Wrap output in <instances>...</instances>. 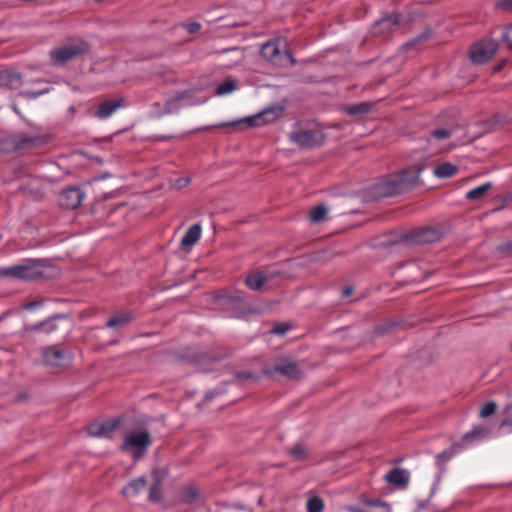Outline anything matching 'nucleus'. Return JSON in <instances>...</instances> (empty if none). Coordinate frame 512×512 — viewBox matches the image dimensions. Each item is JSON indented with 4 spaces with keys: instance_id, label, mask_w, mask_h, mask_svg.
Segmentation results:
<instances>
[{
    "instance_id": "46",
    "label": "nucleus",
    "mask_w": 512,
    "mask_h": 512,
    "mask_svg": "<svg viewBox=\"0 0 512 512\" xmlns=\"http://www.w3.org/2000/svg\"><path fill=\"white\" fill-rule=\"evenodd\" d=\"M347 510L348 512H365L362 509L356 507H349Z\"/></svg>"
},
{
    "instance_id": "39",
    "label": "nucleus",
    "mask_w": 512,
    "mask_h": 512,
    "mask_svg": "<svg viewBox=\"0 0 512 512\" xmlns=\"http://www.w3.org/2000/svg\"><path fill=\"white\" fill-rule=\"evenodd\" d=\"M288 326L286 325H277L272 329V333L276 335H283L287 332Z\"/></svg>"
},
{
    "instance_id": "43",
    "label": "nucleus",
    "mask_w": 512,
    "mask_h": 512,
    "mask_svg": "<svg viewBox=\"0 0 512 512\" xmlns=\"http://www.w3.org/2000/svg\"><path fill=\"white\" fill-rule=\"evenodd\" d=\"M188 182H189V179H187V178H182V179H179V180L177 181V185H178L179 187H183V186H185Z\"/></svg>"
},
{
    "instance_id": "25",
    "label": "nucleus",
    "mask_w": 512,
    "mask_h": 512,
    "mask_svg": "<svg viewBox=\"0 0 512 512\" xmlns=\"http://www.w3.org/2000/svg\"><path fill=\"white\" fill-rule=\"evenodd\" d=\"M453 134V129L440 128L431 132L428 142L440 141L449 138Z\"/></svg>"
},
{
    "instance_id": "3",
    "label": "nucleus",
    "mask_w": 512,
    "mask_h": 512,
    "mask_svg": "<svg viewBox=\"0 0 512 512\" xmlns=\"http://www.w3.org/2000/svg\"><path fill=\"white\" fill-rule=\"evenodd\" d=\"M150 444L151 438L148 431H132L125 434L121 448L123 451L129 452L135 460H138Z\"/></svg>"
},
{
    "instance_id": "5",
    "label": "nucleus",
    "mask_w": 512,
    "mask_h": 512,
    "mask_svg": "<svg viewBox=\"0 0 512 512\" xmlns=\"http://www.w3.org/2000/svg\"><path fill=\"white\" fill-rule=\"evenodd\" d=\"M280 43V39L264 43L261 48L262 56L275 65H284V59L293 64L294 59L292 58V55L287 50L282 52Z\"/></svg>"
},
{
    "instance_id": "31",
    "label": "nucleus",
    "mask_w": 512,
    "mask_h": 512,
    "mask_svg": "<svg viewBox=\"0 0 512 512\" xmlns=\"http://www.w3.org/2000/svg\"><path fill=\"white\" fill-rule=\"evenodd\" d=\"M197 490L193 487H188L183 490L181 499L183 502L190 503L197 497Z\"/></svg>"
},
{
    "instance_id": "7",
    "label": "nucleus",
    "mask_w": 512,
    "mask_h": 512,
    "mask_svg": "<svg viewBox=\"0 0 512 512\" xmlns=\"http://www.w3.org/2000/svg\"><path fill=\"white\" fill-rule=\"evenodd\" d=\"M84 198V193L80 188L71 187L64 189L58 198L59 205L64 209H76Z\"/></svg>"
},
{
    "instance_id": "30",
    "label": "nucleus",
    "mask_w": 512,
    "mask_h": 512,
    "mask_svg": "<svg viewBox=\"0 0 512 512\" xmlns=\"http://www.w3.org/2000/svg\"><path fill=\"white\" fill-rule=\"evenodd\" d=\"M50 91L49 87H45L40 90L30 91V90H23L20 94L28 99H36L37 97L44 95Z\"/></svg>"
},
{
    "instance_id": "27",
    "label": "nucleus",
    "mask_w": 512,
    "mask_h": 512,
    "mask_svg": "<svg viewBox=\"0 0 512 512\" xmlns=\"http://www.w3.org/2000/svg\"><path fill=\"white\" fill-rule=\"evenodd\" d=\"M130 319V316L129 314L127 313H121L119 315H115L113 317H111L106 325L107 327H110V328H117L125 323H127Z\"/></svg>"
},
{
    "instance_id": "29",
    "label": "nucleus",
    "mask_w": 512,
    "mask_h": 512,
    "mask_svg": "<svg viewBox=\"0 0 512 512\" xmlns=\"http://www.w3.org/2000/svg\"><path fill=\"white\" fill-rule=\"evenodd\" d=\"M365 506L368 507H377V508H384L387 510V512H391V506L389 503L379 500V499H366L363 501Z\"/></svg>"
},
{
    "instance_id": "35",
    "label": "nucleus",
    "mask_w": 512,
    "mask_h": 512,
    "mask_svg": "<svg viewBox=\"0 0 512 512\" xmlns=\"http://www.w3.org/2000/svg\"><path fill=\"white\" fill-rule=\"evenodd\" d=\"M501 426H512V403L507 405L505 408V418L502 421Z\"/></svg>"
},
{
    "instance_id": "38",
    "label": "nucleus",
    "mask_w": 512,
    "mask_h": 512,
    "mask_svg": "<svg viewBox=\"0 0 512 512\" xmlns=\"http://www.w3.org/2000/svg\"><path fill=\"white\" fill-rule=\"evenodd\" d=\"M160 493V489L157 485H154L150 488V494H149V498L150 500L152 501H158V494Z\"/></svg>"
},
{
    "instance_id": "9",
    "label": "nucleus",
    "mask_w": 512,
    "mask_h": 512,
    "mask_svg": "<svg viewBox=\"0 0 512 512\" xmlns=\"http://www.w3.org/2000/svg\"><path fill=\"white\" fill-rule=\"evenodd\" d=\"M44 362L50 366H62L67 363L68 356L60 348L50 346L43 350Z\"/></svg>"
},
{
    "instance_id": "21",
    "label": "nucleus",
    "mask_w": 512,
    "mask_h": 512,
    "mask_svg": "<svg viewBox=\"0 0 512 512\" xmlns=\"http://www.w3.org/2000/svg\"><path fill=\"white\" fill-rule=\"evenodd\" d=\"M489 431L484 427H475L472 431L465 433L462 441L465 444L471 443L474 440L485 439L488 437Z\"/></svg>"
},
{
    "instance_id": "24",
    "label": "nucleus",
    "mask_w": 512,
    "mask_h": 512,
    "mask_svg": "<svg viewBox=\"0 0 512 512\" xmlns=\"http://www.w3.org/2000/svg\"><path fill=\"white\" fill-rule=\"evenodd\" d=\"M457 172V167L451 163H443L435 168L434 174L438 178H447L453 176Z\"/></svg>"
},
{
    "instance_id": "6",
    "label": "nucleus",
    "mask_w": 512,
    "mask_h": 512,
    "mask_svg": "<svg viewBox=\"0 0 512 512\" xmlns=\"http://www.w3.org/2000/svg\"><path fill=\"white\" fill-rule=\"evenodd\" d=\"M498 44L494 40L476 43L470 51V58L476 64L489 61L497 51Z\"/></svg>"
},
{
    "instance_id": "36",
    "label": "nucleus",
    "mask_w": 512,
    "mask_h": 512,
    "mask_svg": "<svg viewBox=\"0 0 512 512\" xmlns=\"http://www.w3.org/2000/svg\"><path fill=\"white\" fill-rule=\"evenodd\" d=\"M190 34L197 33L201 29V25L198 22H191L182 25Z\"/></svg>"
},
{
    "instance_id": "12",
    "label": "nucleus",
    "mask_w": 512,
    "mask_h": 512,
    "mask_svg": "<svg viewBox=\"0 0 512 512\" xmlns=\"http://www.w3.org/2000/svg\"><path fill=\"white\" fill-rule=\"evenodd\" d=\"M400 16L398 14L390 15L378 21L373 27V33L394 32L400 25Z\"/></svg>"
},
{
    "instance_id": "11",
    "label": "nucleus",
    "mask_w": 512,
    "mask_h": 512,
    "mask_svg": "<svg viewBox=\"0 0 512 512\" xmlns=\"http://www.w3.org/2000/svg\"><path fill=\"white\" fill-rule=\"evenodd\" d=\"M119 425V421H106L100 424H92L88 428V433L92 437L111 438V433Z\"/></svg>"
},
{
    "instance_id": "19",
    "label": "nucleus",
    "mask_w": 512,
    "mask_h": 512,
    "mask_svg": "<svg viewBox=\"0 0 512 512\" xmlns=\"http://www.w3.org/2000/svg\"><path fill=\"white\" fill-rule=\"evenodd\" d=\"M267 281L266 276L262 272H255L249 274L245 279V284L251 290L260 289L263 284Z\"/></svg>"
},
{
    "instance_id": "40",
    "label": "nucleus",
    "mask_w": 512,
    "mask_h": 512,
    "mask_svg": "<svg viewBox=\"0 0 512 512\" xmlns=\"http://www.w3.org/2000/svg\"><path fill=\"white\" fill-rule=\"evenodd\" d=\"M499 250L504 253L512 254V241L500 245Z\"/></svg>"
},
{
    "instance_id": "14",
    "label": "nucleus",
    "mask_w": 512,
    "mask_h": 512,
    "mask_svg": "<svg viewBox=\"0 0 512 512\" xmlns=\"http://www.w3.org/2000/svg\"><path fill=\"white\" fill-rule=\"evenodd\" d=\"M384 479L390 484L401 487L409 482V473L406 470L394 468L385 474Z\"/></svg>"
},
{
    "instance_id": "41",
    "label": "nucleus",
    "mask_w": 512,
    "mask_h": 512,
    "mask_svg": "<svg viewBox=\"0 0 512 512\" xmlns=\"http://www.w3.org/2000/svg\"><path fill=\"white\" fill-rule=\"evenodd\" d=\"M452 453L450 451H443L442 453L438 454L437 459L440 461L443 459L444 461H447L451 458Z\"/></svg>"
},
{
    "instance_id": "8",
    "label": "nucleus",
    "mask_w": 512,
    "mask_h": 512,
    "mask_svg": "<svg viewBox=\"0 0 512 512\" xmlns=\"http://www.w3.org/2000/svg\"><path fill=\"white\" fill-rule=\"evenodd\" d=\"M321 135L317 131H295L290 135L291 141L303 148H313L321 143Z\"/></svg>"
},
{
    "instance_id": "15",
    "label": "nucleus",
    "mask_w": 512,
    "mask_h": 512,
    "mask_svg": "<svg viewBox=\"0 0 512 512\" xmlns=\"http://www.w3.org/2000/svg\"><path fill=\"white\" fill-rule=\"evenodd\" d=\"M123 100L105 101L101 103L95 112L98 119H106L110 117L118 108L122 106Z\"/></svg>"
},
{
    "instance_id": "1",
    "label": "nucleus",
    "mask_w": 512,
    "mask_h": 512,
    "mask_svg": "<svg viewBox=\"0 0 512 512\" xmlns=\"http://www.w3.org/2000/svg\"><path fill=\"white\" fill-rule=\"evenodd\" d=\"M46 265L40 259H23L17 264L0 269V275L18 280L32 281L46 277Z\"/></svg>"
},
{
    "instance_id": "23",
    "label": "nucleus",
    "mask_w": 512,
    "mask_h": 512,
    "mask_svg": "<svg viewBox=\"0 0 512 512\" xmlns=\"http://www.w3.org/2000/svg\"><path fill=\"white\" fill-rule=\"evenodd\" d=\"M492 187L490 182H486L476 188L469 190L466 193V198L468 200H479L483 198V196L487 193V191Z\"/></svg>"
},
{
    "instance_id": "2",
    "label": "nucleus",
    "mask_w": 512,
    "mask_h": 512,
    "mask_svg": "<svg viewBox=\"0 0 512 512\" xmlns=\"http://www.w3.org/2000/svg\"><path fill=\"white\" fill-rule=\"evenodd\" d=\"M421 171V167H412L402 170L398 175L379 183L377 185L376 195L378 197H390L401 193L417 182Z\"/></svg>"
},
{
    "instance_id": "13",
    "label": "nucleus",
    "mask_w": 512,
    "mask_h": 512,
    "mask_svg": "<svg viewBox=\"0 0 512 512\" xmlns=\"http://www.w3.org/2000/svg\"><path fill=\"white\" fill-rule=\"evenodd\" d=\"M202 227L200 223L193 224L184 234L180 245L183 249H191V247L200 239Z\"/></svg>"
},
{
    "instance_id": "33",
    "label": "nucleus",
    "mask_w": 512,
    "mask_h": 512,
    "mask_svg": "<svg viewBox=\"0 0 512 512\" xmlns=\"http://www.w3.org/2000/svg\"><path fill=\"white\" fill-rule=\"evenodd\" d=\"M502 41L507 45L508 48L512 49V25L503 30Z\"/></svg>"
},
{
    "instance_id": "34",
    "label": "nucleus",
    "mask_w": 512,
    "mask_h": 512,
    "mask_svg": "<svg viewBox=\"0 0 512 512\" xmlns=\"http://www.w3.org/2000/svg\"><path fill=\"white\" fill-rule=\"evenodd\" d=\"M367 106L365 104L350 106L347 108V113L350 115H356L367 112Z\"/></svg>"
},
{
    "instance_id": "47",
    "label": "nucleus",
    "mask_w": 512,
    "mask_h": 512,
    "mask_svg": "<svg viewBox=\"0 0 512 512\" xmlns=\"http://www.w3.org/2000/svg\"><path fill=\"white\" fill-rule=\"evenodd\" d=\"M13 110H14L16 113H18V110H17V107H16V106H14V107H13Z\"/></svg>"
},
{
    "instance_id": "22",
    "label": "nucleus",
    "mask_w": 512,
    "mask_h": 512,
    "mask_svg": "<svg viewBox=\"0 0 512 512\" xmlns=\"http://www.w3.org/2000/svg\"><path fill=\"white\" fill-rule=\"evenodd\" d=\"M237 89V81L227 78L216 87V95L224 96L232 93Z\"/></svg>"
},
{
    "instance_id": "44",
    "label": "nucleus",
    "mask_w": 512,
    "mask_h": 512,
    "mask_svg": "<svg viewBox=\"0 0 512 512\" xmlns=\"http://www.w3.org/2000/svg\"><path fill=\"white\" fill-rule=\"evenodd\" d=\"M342 293H343L344 296H349L352 293V288L351 287H346V288L343 289Z\"/></svg>"
},
{
    "instance_id": "42",
    "label": "nucleus",
    "mask_w": 512,
    "mask_h": 512,
    "mask_svg": "<svg viewBox=\"0 0 512 512\" xmlns=\"http://www.w3.org/2000/svg\"><path fill=\"white\" fill-rule=\"evenodd\" d=\"M304 453L303 449L296 447L292 450V454L296 457H301V455Z\"/></svg>"
},
{
    "instance_id": "26",
    "label": "nucleus",
    "mask_w": 512,
    "mask_h": 512,
    "mask_svg": "<svg viewBox=\"0 0 512 512\" xmlns=\"http://www.w3.org/2000/svg\"><path fill=\"white\" fill-rule=\"evenodd\" d=\"M327 208L326 206L324 205H318V206H315L314 208H312L311 212H310V220L311 222L313 223H318L322 220H324L326 214H327Z\"/></svg>"
},
{
    "instance_id": "16",
    "label": "nucleus",
    "mask_w": 512,
    "mask_h": 512,
    "mask_svg": "<svg viewBox=\"0 0 512 512\" xmlns=\"http://www.w3.org/2000/svg\"><path fill=\"white\" fill-rule=\"evenodd\" d=\"M21 84V75L15 71H0V87L16 88Z\"/></svg>"
},
{
    "instance_id": "28",
    "label": "nucleus",
    "mask_w": 512,
    "mask_h": 512,
    "mask_svg": "<svg viewBox=\"0 0 512 512\" xmlns=\"http://www.w3.org/2000/svg\"><path fill=\"white\" fill-rule=\"evenodd\" d=\"M307 512H322L323 501L318 497H312L306 503Z\"/></svg>"
},
{
    "instance_id": "18",
    "label": "nucleus",
    "mask_w": 512,
    "mask_h": 512,
    "mask_svg": "<svg viewBox=\"0 0 512 512\" xmlns=\"http://www.w3.org/2000/svg\"><path fill=\"white\" fill-rule=\"evenodd\" d=\"M146 480L144 477H138L130 481L122 490L126 497H134L144 489Z\"/></svg>"
},
{
    "instance_id": "20",
    "label": "nucleus",
    "mask_w": 512,
    "mask_h": 512,
    "mask_svg": "<svg viewBox=\"0 0 512 512\" xmlns=\"http://www.w3.org/2000/svg\"><path fill=\"white\" fill-rule=\"evenodd\" d=\"M61 318V316H56L53 318L46 319L42 322L36 323L31 325L30 327H27V330L31 331H44L46 333H51L56 330L57 326L55 324V319Z\"/></svg>"
},
{
    "instance_id": "4",
    "label": "nucleus",
    "mask_w": 512,
    "mask_h": 512,
    "mask_svg": "<svg viewBox=\"0 0 512 512\" xmlns=\"http://www.w3.org/2000/svg\"><path fill=\"white\" fill-rule=\"evenodd\" d=\"M87 48V44L84 41L77 40L50 50L49 55L53 65L61 66L67 61L85 53Z\"/></svg>"
},
{
    "instance_id": "32",
    "label": "nucleus",
    "mask_w": 512,
    "mask_h": 512,
    "mask_svg": "<svg viewBox=\"0 0 512 512\" xmlns=\"http://www.w3.org/2000/svg\"><path fill=\"white\" fill-rule=\"evenodd\" d=\"M495 410H496V404L494 402H489L486 405H484L482 407V409L480 410V417H482V418L489 417L495 413Z\"/></svg>"
},
{
    "instance_id": "45",
    "label": "nucleus",
    "mask_w": 512,
    "mask_h": 512,
    "mask_svg": "<svg viewBox=\"0 0 512 512\" xmlns=\"http://www.w3.org/2000/svg\"><path fill=\"white\" fill-rule=\"evenodd\" d=\"M439 482H440V478L438 477L431 489V495H433L435 493V490H436L437 486L439 485Z\"/></svg>"
},
{
    "instance_id": "37",
    "label": "nucleus",
    "mask_w": 512,
    "mask_h": 512,
    "mask_svg": "<svg viewBox=\"0 0 512 512\" xmlns=\"http://www.w3.org/2000/svg\"><path fill=\"white\" fill-rule=\"evenodd\" d=\"M42 305H43L42 301H33V302H29V303L25 304L24 308L28 311H33L37 308H40Z\"/></svg>"
},
{
    "instance_id": "10",
    "label": "nucleus",
    "mask_w": 512,
    "mask_h": 512,
    "mask_svg": "<svg viewBox=\"0 0 512 512\" xmlns=\"http://www.w3.org/2000/svg\"><path fill=\"white\" fill-rule=\"evenodd\" d=\"M278 116V111L275 108L265 109L258 114L243 119L248 126H260L274 121Z\"/></svg>"
},
{
    "instance_id": "17",
    "label": "nucleus",
    "mask_w": 512,
    "mask_h": 512,
    "mask_svg": "<svg viewBox=\"0 0 512 512\" xmlns=\"http://www.w3.org/2000/svg\"><path fill=\"white\" fill-rule=\"evenodd\" d=\"M275 371L290 379H298L301 377V371L293 362H284L275 366Z\"/></svg>"
}]
</instances>
